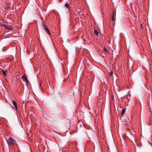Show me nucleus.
Here are the masks:
<instances>
[{
    "instance_id": "nucleus-6",
    "label": "nucleus",
    "mask_w": 152,
    "mask_h": 152,
    "mask_svg": "<svg viewBox=\"0 0 152 152\" xmlns=\"http://www.w3.org/2000/svg\"><path fill=\"white\" fill-rule=\"evenodd\" d=\"M102 50L103 52L105 54H106V53H109L108 51L105 48H103Z\"/></svg>"
},
{
    "instance_id": "nucleus-1",
    "label": "nucleus",
    "mask_w": 152,
    "mask_h": 152,
    "mask_svg": "<svg viewBox=\"0 0 152 152\" xmlns=\"http://www.w3.org/2000/svg\"><path fill=\"white\" fill-rule=\"evenodd\" d=\"M7 142L10 146H14L16 144L15 140L11 137H9L7 140Z\"/></svg>"
},
{
    "instance_id": "nucleus-12",
    "label": "nucleus",
    "mask_w": 152,
    "mask_h": 152,
    "mask_svg": "<svg viewBox=\"0 0 152 152\" xmlns=\"http://www.w3.org/2000/svg\"><path fill=\"white\" fill-rule=\"evenodd\" d=\"M65 7H66L68 8V9L69 8V6L68 2H66L65 4Z\"/></svg>"
},
{
    "instance_id": "nucleus-15",
    "label": "nucleus",
    "mask_w": 152,
    "mask_h": 152,
    "mask_svg": "<svg viewBox=\"0 0 152 152\" xmlns=\"http://www.w3.org/2000/svg\"><path fill=\"white\" fill-rule=\"evenodd\" d=\"M112 16H113V17H115V14L113 12V15Z\"/></svg>"
},
{
    "instance_id": "nucleus-7",
    "label": "nucleus",
    "mask_w": 152,
    "mask_h": 152,
    "mask_svg": "<svg viewBox=\"0 0 152 152\" xmlns=\"http://www.w3.org/2000/svg\"><path fill=\"white\" fill-rule=\"evenodd\" d=\"M12 104H13V105H14V106H15V108L16 109H18V107L17 103L15 101H13L12 102Z\"/></svg>"
},
{
    "instance_id": "nucleus-18",
    "label": "nucleus",
    "mask_w": 152,
    "mask_h": 152,
    "mask_svg": "<svg viewBox=\"0 0 152 152\" xmlns=\"http://www.w3.org/2000/svg\"><path fill=\"white\" fill-rule=\"evenodd\" d=\"M54 132H56V133H57V132H55V131H54Z\"/></svg>"
},
{
    "instance_id": "nucleus-9",
    "label": "nucleus",
    "mask_w": 152,
    "mask_h": 152,
    "mask_svg": "<svg viewBox=\"0 0 152 152\" xmlns=\"http://www.w3.org/2000/svg\"><path fill=\"white\" fill-rule=\"evenodd\" d=\"M133 138V136H132V135H130L129 136V139L131 141H134V142H135V140L136 139H132Z\"/></svg>"
},
{
    "instance_id": "nucleus-5",
    "label": "nucleus",
    "mask_w": 152,
    "mask_h": 152,
    "mask_svg": "<svg viewBox=\"0 0 152 152\" xmlns=\"http://www.w3.org/2000/svg\"><path fill=\"white\" fill-rule=\"evenodd\" d=\"M131 135H132V136H133V138L132 139H136V137L135 136V133L134 132H130Z\"/></svg>"
},
{
    "instance_id": "nucleus-14",
    "label": "nucleus",
    "mask_w": 152,
    "mask_h": 152,
    "mask_svg": "<svg viewBox=\"0 0 152 152\" xmlns=\"http://www.w3.org/2000/svg\"><path fill=\"white\" fill-rule=\"evenodd\" d=\"M112 20L113 21H114L115 20V17H112Z\"/></svg>"
},
{
    "instance_id": "nucleus-11",
    "label": "nucleus",
    "mask_w": 152,
    "mask_h": 152,
    "mask_svg": "<svg viewBox=\"0 0 152 152\" xmlns=\"http://www.w3.org/2000/svg\"><path fill=\"white\" fill-rule=\"evenodd\" d=\"M94 33H95V34L96 36H98V35L99 34V32L97 31V30L95 29L94 30Z\"/></svg>"
},
{
    "instance_id": "nucleus-17",
    "label": "nucleus",
    "mask_w": 152,
    "mask_h": 152,
    "mask_svg": "<svg viewBox=\"0 0 152 152\" xmlns=\"http://www.w3.org/2000/svg\"><path fill=\"white\" fill-rule=\"evenodd\" d=\"M148 107H149V105L148 104Z\"/></svg>"
},
{
    "instance_id": "nucleus-4",
    "label": "nucleus",
    "mask_w": 152,
    "mask_h": 152,
    "mask_svg": "<svg viewBox=\"0 0 152 152\" xmlns=\"http://www.w3.org/2000/svg\"><path fill=\"white\" fill-rule=\"evenodd\" d=\"M22 78L24 81H26L27 83H28V81L26 75H23L22 77Z\"/></svg>"
},
{
    "instance_id": "nucleus-3",
    "label": "nucleus",
    "mask_w": 152,
    "mask_h": 152,
    "mask_svg": "<svg viewBox=\"0 0 152 152\" xmlns=\"http://www.w3.org/2000/svg\"><path fill=\"white\" fill-rule=\"evenodd\" d=\"M2 26L7 29L12 31L13 29L12 27L11 26H9L6 24H3Z\"/></svg>"
},
{
    "instance_id": "nucleus-10",
    "label": "nucleus",
    "mask_w": 152,
    "mask_h": 152,
    "mask_svg": "<svg viewBox=\"0 0 152 152\" xmlns=\"http://www.w3.org/2000/svg\"><path fill=\"white\" fill-rule=\"evenodd\" d=\"M7 71H3L2 72V74L5 76H6V72Z\"/></svg>"
},
{
    "instance_id": "nucleus-13",
    "label": "nucleus",
    "mask_w": 152,
    "mask_h": 152,
    "mask_svg": "<svg viewBox=\"0 0 152 152\" xmlns=\"http://www.w3.org/2000/svg\"><path fill=\"white\" fill-rule=\"evenodd\" d=\"M125 111H126V109L125 108H123L122 109V115H124V113H125Z\"/></svg>"
},
{
    "instance_id": "nucleus-2",
    "label": "nucleus",
    "mask_w": 152,
    "mask_h": 152,
    "mask_svg": "<svg viewBox=\"0 0 152 152\" xmlns=\"http://www.w3.org/2000/svg\"><path fill=\"white\" fill-rule=\"evenodd\" d=\"M42 26L43 27V28L46 31V32L47 33V34L48 35H50L51 34L50 32L49 29L46 26L44 22L42 23Z\"/></svg>"
},
{
    "instance_id": "nucleus-8",
    "label": "nucleus",
    "mask_w": 152,
    "mask_h": 152,
    "mask_svg": "<svg viewBox=\"0 0 152 152\" xmlns=\"http://www.w3.org/2000/svg\"><path fill=\"white\" fill-rule=\"evenodd\" d=\"M4 7L5 9H8L10 7V5L8 4L5 3L4 4Z\"/></svg>"
},
{
    "instance_id": "nucleus-16",
    "label": "nucleus",
    "mask_w": 152,
    "mask_h": 152,
    "mask_svg": "<svg viewBox=\"0 0 152 152\" xmlns=\"http://www.w3.org/2000/svg\"><path fill=\"white\" fill-rule=\"evenodd\" d=\"M113 74V71H112L111 72H110V75L111 76Z\"/></svg>"
}]
</instances>
